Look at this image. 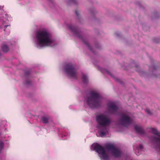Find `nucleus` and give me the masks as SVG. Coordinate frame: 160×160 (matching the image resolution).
Listing matches in <instances>:
<instances>
[{
    "mask_svg": "<svg viewBox=\"0 0 160 160\" xmlns=\"http://www.w3.org/2000/svg\"><path fill=\"white\" fill-rule=\"evenodd\" d=\"M36 45L37 48L51 46L55 45L54 41L51 34L45 29H42L38 31L36 34Z\"/></svg>",
    "mask_w": 160,
    "mask_h": 160,
    "instance_id": "obj_1",
    "label": "nucleus"
},
{
    "mask_svg": "<svg viewBox=\"0 0 160 160\" xmlns=\"http://www.w3.org/2000/svg\"><path fill=\"white\" fill-rule=\"evenodd\" d=\"M96 121L98 123V128L99 136L103 137L108 133V127L111 124L112 120L110 117L106 113H101L96 117Z\"/></svg>",
    "mask_w": 160,
    "mask_h": 160,
    "instance_id": "obj_2",
    "label": "nucleus"
},
{
    "mask_svg": "<svg viewBox=\"0 0 160 160\" xmlns=\"http://www.w3.org/2000/svg\"><path fill=\"white\" fill-rule=\"evenodd\" d=\"M86 101L89 107L91 108L99 107L102 103L101 98L99 94L94 92L88 96Z\"/></svg>",
    "mask_w": 160,
    "mask_h": 160,
    "instance_id": "obj_3",
    "label": "nucleus"
},
{
    "mask_svg": "<svg viewBox=\"0 0 160 160\" xmlns=\"http://www.w3.org/2000/svg\"><path fill=\"white\" fill-rule=\"evenodd\" d=\"M132 118L131 114L130 112L126 111L121 114L118 123L120 125L127 127L132 123Z\"/></svg>",
    "mask_w": 160,
    "mask_h": 160,
    "instance_id": "obj_4",
    "label": "nucleus"
},
{
    "mask_svg": "<svg viewBox=\"0 0 160 160\" xmlns=\"http://www.w3.org/2000/svg\"><path fill=\"white\" fill-rule=\"evenodd\" d=\"M64 71L70 78L76 79L78 77V73L75 68L74 66L71 63L66 64L64 67Z\"/></svg>",
    "mask_w": 160,
    "mask_h": 160,
    "instance_id": "obj_5",
    "label": "nucleus"
},
{
    "mask_svg": "<svg viewBox=\"0 0 160 160\" xmlns=\"http://www.w3.org/2000/svg\"><path fill=\"white\" fill-rule=\"evenodd\" d=\"M148 131L156 135L157 137H152L151 139L154 142L156 146L154 148L160 151V132H158L157 130L153 128H148L147 129Z\"/></svg>",
    "mask_w": 160,
    "mask_h": 160,
    "instance_id": "obj_6",
    "label": "nucleus"
},
{
    "mask_svg": "<svg viewBox=\"0 0 160 160\" xmlns=\"http://www.w3.org/2000/svg\"><path fill=\"white\" fill-rule=\"evenodd\" d=\"M93 150H95L100 155L99 157L103 160H109V157L107 154L105 148L98 144L94 145Z\"/></svg>",
    "mask_w": 160,
    "mask_h": 160,
    "instance_id": "obj_7",
    "label": "nucleus"
},
{
    "mask_svg": "<svg viewBox=\"0 0 160 160\" xmlns=\"http://www.w3.org/2000/svg\"><path fill=\"white\" fill-rule=\"evenodd\" d=\"M119 110V108L115 102L112 101H109L108 102L107 111L109 113L112 114H116L118 112Z\"/></svg>",
    "mask_w": 160,
    "mask_h": 160,
    "instance_id": "obj_8",
    "label": "nucleus"
},
{
    "mask_svg": "<svg viewBox=\"0 0 160 160\" xmlns=\"http://www.w3.org/2000/svg\"><path fill=\"white\" fill-rule=\"evenodd\" d=\"M105 147L108 151H111L112 155L115 157H118L120 156L121 152L120 151L116 148L113 144H108L105 145Z\"/></svg>",
    "mask_w": 160,
    "mask_h": 160,
    "instance_id": "obj_9",
    "label": "nucleus"
},
{
    "mask_svg": "<svg viewBox=\"0 0 160 160\" xmlns=\"http://www.w3.org/2000/svg\"><path fill=\"white\" fill-rule=\"evenodd\" d=\"M69 27L75 35L78 38L82 39V37L80 35V31L77 27L70 25L69 26Z\"/></svg>",
    "mask_w": 160,
    "mask_h": 160,
    "instance_id": "obj_10",
    "label": "nucleus"
},
{
    "mask_svg": "<svg viewBox=\"0 0 160 160\" xmlns=\"http://www.w3.org/2000/svg\"><path fill=\"white\" fill-rule=\"evenodd\" d=\"M134 129L136 132L141 134H143L144 133V131L142 128L140 126H135L134 127Z\"/></svg>",
    "mask_w": 160,
    "mask_h": 160,
    "instance_id": "obj_11",
    "label": "nucleus"
},
{
    "mask_svg": "<svg viewBox=\"0 0 160 160\" xmlns=\"http://www.w3.org/2000/svg\"><path fill=\"white\" fill-rule=\"evenodd\" d=\"M50 119V117L49 116L46 115L42 116L41 120L43 123L47 124L48 123V120Z\"/></svg>",
    "mask_w": 160,
    "mask_h": 160,
    "instance_id": "obj_12",
    "label": "nucleus"
},
{
    "mask_svg": "<svg viewBox=\"0 0 160 160\" xmlns=\"http://www.w3.org/2000/svg\"><path fill=\"white\" fill-rule=\"evenodd\" d=\"M98 69L102 72L103 73H106L107 74L109 75L111 77H113L114 78V77L110 73V72L108 70H107L106 69L102 68L100 67H98Z\"/></svg>",
    "mask_w": 160,
    "mask_h": 160,
    "instance_id": "obj_13",
    "label": "nucleus"
},
{
    "mask_svg": "<svg viewBox=\"0 0 160 160\" xmlns=\"http://www.w3.org/2000/svg\"><path fill=\"white\" fill-rule=\"evenodd\" d=\"M143 148V147L141 144H140L138 147L136 148L135 150V152L137 155H139V152L142 150Z\"/></svg>",
    "mask_w": 160,
    "mask_h": 160,
    "instance_id": "obj_14",
    "label": "nucleus"
},
{
    "mask_svg": "<svg viewBox=\"0 0 160 160\" xmlns=\"http://www.w3.org/2000/svg\"><path fill=\"white\" fill-rule=\"evenodd\" d=\"M82 79L83 83H86L88 82V78L87 76L85 74H83Z\"/></svg>",
    "mask_w": 160,
    "mask_h": 160,
    "instance_id": "obj_15",
    "label": "nucleus"
},
{
    "mask_svg": "<svg viewBox=\"0 0 160 160\" xmlns=\"http://www.w3.org/2000/svg\"><path fill=\"white\" fill-rule=\"evenodd\" d=\"M2 50L4 52H7L9 50V48L6 45H3L2 47Z\"/></svg>",
    "mask_w": 160,
    "mask_h": 160,
    "instance_id": "obj_16",
    "label": "nucleus"
},
{
    "mask_svg": "<svg viewBox=\"0 0 160 160\" xmlns=\"http://www.w3.org/2000/svg\"><path fill=\"white\" fill-rule=\"evenodd\" d=\"M65 2L68 4H69L72 3L73 4H76L77 3L76 0H65Z\"/></svg>",
    "mask_w": 160,
    "mask_h": 160,
    "instance_id": "obj_17",
    "label": "nucleus"
},
{
    "mask_svg": "<svg viewBox=\"0 0 160 160\" xmlns=\"http://www.w3.org/2000/svg\"><path fill=\"white\" fill-rule=\"evenodd\" d=\"M3 143L1 142H0V152L3 149Z\"/></svg>",
    "mask_w": 160,
    "mask_h": 160,
    "instance_id": "obj_18",
    "label": "nucleus"
},
{
    "mask_svg": "<svg viewBox=\"0 0 160 160\" xmlns=\"http://www.w3.org/2000/svg\"><path fill=\"white\" fill-rule=\"evenodd\" d=\"M83 42L86 45V46H87V47L88 48L90 49V50H91V49L90 47V46L88 43V42H87V41H83Z\"/></svg>",
    "mask_w": 160,
    "mask_h": 160,
    "instance_id": "obj_19",
    "label": "nucleus"
},
{
    "mask_svg": "<svg viewBox=\"0 0 160 160\" xmlns=\"http://www.w3.org/2000/svg\"><path fill=\"white\" fill-rule=\"evenodd\" d=\"M145 112L148 114H151V112L150 109H146L145 110Z\"/></svg>",
    "mask_w": 160,
    "mask_h": 160,
    "instance_id": "obj_20",
    "label": "nucleus"
},
{
    "mask_svg": "<svg viewBox=\"0 0 160 160\" xmlns=\"http://www.w3.org/2000/svg\"><path fill=\"white\" fill-rule=\"evenodd\" d=\"M151 69H152V73H153L154 72V71H155V69L154 68V67H152V68H151Z\"/></svg>",
    "mask_w": 160,
    "mask_h": 160,
    "instance_id": "obj_21",
    "label": "nucleus"
},
{
    "mask_svg": "<svg viewBox=\"0 0 160 160\" xmlns=\"http://www.w3.org/2000/svg\"><path fill=\"white\" fill-rule=\"evenodd\" d=\"M75 12H76V15H77V16H79V12H78V11H76Z\"/></svg>",
    "mask_w": 160,
    "mask_h": 160,
    "instance_id": "obj_22",
    "label": "nucleus"
},
{
    "mask_svg": "<svg viewBox=\"0 0 160 160\" xmlns=\"http://www.w3.org/2000/svg\"><path fill=\"white\" fill-rule=\"evenodd\" d=\"M8 26V25H5V28H6L7 27V26Z\"/></svg>",
    "mask_w": 160,
    "mask_h": 160,
    "instance_id": "obj_23",
    "label": "nucleus"
},
{
    "mask_svg": "<svg viewBox=\"0 0 160 160\" xmlns=\"http://www.w3.org/2000/svg\"><path fill=\"white\" fill-rule=\"evenodd\" d=\"M115 79L116 80H118V79H116V78H115Z\"/></svg>",
    "mask_w": 160,
    "mask_h": 160,
    "instance_id": "obj_24",
    "label": "nucleus"
}]
</instances>
